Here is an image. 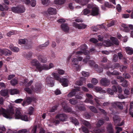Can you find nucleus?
<instances>
[{"label": "nucleus", "instance_id": "nucleus-1", "mask_svg": "<svg viewBox=\"0 0 133 133\" xmlns=\"http://www.w3.org/2000/svg\"><path fill=\"white\" fill-rule=\"evenodd\" d=\"M52 75L56 80L59 81L61 83L62 86L65 87L68 86L69 81L67 78H61L60 76L58 74L55 73L53 74Z\"/></svg>", "mask_w": 133, "mask_h": 133}, {"label": "nucleus", "instance_id": "nucleus-2", "mask_svg": "<svg viewBox=\"0 0 133 133\" xmlns=\"http://www.w3.org/2000/svg\"><path fill=\"white\" fill-rule=\"evenodd\" d=\"M104 123V121L102 120H100L98 121L96 124V127L93 130L95 133H103L105 131L104 128L101 129L100 127Z\"/></svg>", "mask_w": 133, "mask_h": 133}, {"label": "nucleus", "instance_id": "nucleus-3", "mask_svg": "<svg viewBox=\"0 0 133 133\" xmlns=\"http://www.w3.org/2000/svg\"><path fill=\"white\" fill-rule=\"evenodd\" d=\"M12 11L15 13H21L24 12L25 8L23 5L13 6L11 8Z\"/></svg>", "mask_w": 133, "mask_h": 133}, {"label": "nucleus", "instance_id": "nucleus-4", "mask_svg": "<svg viewBox=\"0 0 133 133\" xmlns=\"http://www.w3.org/2000/svg\"><path fill=\"white\" fill-rule=\"evenodd\" d=\"M31 64L32 65L36 66V68L39 72H41L42 71V65H41L40 63L37 59H32L31 62Z\"/></svg>", "mask_w": 133, "mask_h": 133}, {"label": "nucleus", "instance_id": "nucleus-5", "mask_svg": "<svg viewBox=\"0 0 133 133\" xmlns=\"http://www.w3.org/2000/svg\"><path fill=\"white\" fill-rule=\"evenodd\" d=\"M113 118L114 124L115 125L117 126H121L124 124V122L123 121L121 123H120L121 118L119 116L115 115L114 116Z\"/></svg>", "mask_w": 133, "mask_h": 133}, {"label": "nucleus", "instance_id": "nucleus-6", "mask_svg": "<svg viewBox=\"0 0 133 133\" xmlns=\"http://www.w3.org/2000/svg\"><path fill=\"white\" fill-rule=\"evenodd\" d=\"M56 119H59L61 121H66L67 117L66 115L64 114H57L56 116Z\"/></svg>", "mask_w": 133, "mask_h": 133}, {"label": "nucleus", "instance_id": "nucleus-7", "mask_svg": "<svg viewBox=\"0 0 133 133\" xmlns=\"http://www.w3.org/2000/svg\"><path fill=\"white\" fill-rule=\"evenodd\" d=\"M73 26L76 28L79 29H83L85 28L87 25L83 24H78L75 22H74L72 23Z\"/></svg>", "mask_w": 133, "mask_h": 133}, {"label": "nucleus", "instance_id": "nucleus-8", "mask_svg": "<svg viewBox=\"0 0 133 133\" xmlns=\"http://www.w3.org/2000/svg\"><path fill=\"white\" fill-rule=\"evenodd\" d=\"M46 84L50 85V86L52 87L54 85V79L52 77L48 76L46 78Z\"/></svg>", "mask_w": 133, "mask_h": 133}, {"label": "nucleus", "instance_id": "nucleus-9", "mask_svg": "<svg viewBox=\"0 0 133 133\" xmlns=\"http://www.w3.org/2000/svg\"><path fill=\"white\" fill-rule=\"evenodd\" d=\"M61 105L64 111L66 112H70L71 111V109L68 107L66 104L65 102L62 103Z\"/></svg>", "mask_w": 133, "mask_h": 133}, {"label": "nucleus", "instance_id": "nucleus-10", "mask_svg": "<svg viewBox=\"0 0 133 133\" xmlns=\"http://www.w3.org/2000/svg\"><path fill=\"white\" fill-rule=\"evenodd\" d=\"M117 78L121 82H123L122 84V85L123 87H127L128 85L127 81L124 80V78L121 76H118L117 77Z\"/></svg>", "mask_w": 133, "mask_h": 133}, {"label": "nucleus", "instance_id": "nucleus-11", "mask_svg": "<svg viewBox=\"0 0 133 133\" xmlns=\"http://www.w3.org/2000/svg\"><path fill=\"white\" fill-rule=\"evenodd\" d=\"M0 53L3 55L7 56L10 55L12 54V52L6 49H0Z\"/></svg>", "mask_w": 133, "mask_h": 133}, {"label": "nucleus", "instance_id": "nucleus-12", "mask_svg": "<svg viewBox=\"0 0 133 133\" xmlns=\"http://www.w3.org/2000/svg\"><path fill=\"white\" fill-rule=\"evenodd\" d=\"M111 104L114 107L118 108L121 110L123 108V105L120 102H115L112 103Z\"/></svg>", "mask_w": 133, "mask_h": 133}, {"label": "nucleus", "instance_id": "nucleus-13", "mask_svg": "<svg viewBox=\"0 0 133 133\" xmlns=\"http://www.w3.org/2000/svg\"><path fill=\"white\" fill-rule=\"evenodd\" d=\"M86 95L87 98L84 101H85L86 102L89 103L91 104H93L94 105H95L94 104L92 100L91 99L92 98V96L89 94H87Z\"/></svg>", "mask_w": 133, "mask_h": 133}, {"label": "nucleus", "instance_id": "nucleus-14", "mask_svg": "<svg viewBox=\"0 0 133 133\" xmlns=\"http://www.w3.org/2000/svg\"><path fill=\"white\" fill-rule=\"evenodd\" d=\"M110 83V81L107 78H102L100 81V83L102 85L104 86L108 85Z\"/></svg>", "mask_w": 133, "mask_h": 133}, {"label": "nucleus", "instance_id": "nucleus-15", "mask_svg": "<svg viewBox=\"0 0 133 133\" xmlns=\"http://www.w3.org/2000/svg\"><path fill=\"white\" fill-rule=\"evenodd\" d=\"M54 66L53 64L52 63H50L49 66L46 64H44L42 66V70H48L54 67Z\"/></svg>", "mask_w": 133, "mask_h": 133}, {"label": "nucleus", "instance_id": "nucleus-16", "mask_svg": "<svg viewBox=\"0 0 133 133\" xmlns=\"http://www.w3.org/2000/svg\"><path fill=\"white\" fill-rule=\"evenodd\" d=\"M32 100L31 97H27L26 99L23 101L22 104V105L24 106L28 105L30 104L32 102Z\"/></svg>", "mask_w": 133, "mask_h": 133}, {"label": "nucleus", "instance_id": "nucleus-17", "mask_svg": "<svg viewBox=\"0 0 133 133\" xmlns=\"http://www.w3.org/2000/svg\"><path fill=\"white\" fill-rule=\"evenodd\" d=\"M90 14L91 15L93 16L98 15L99 14V9L98 8L95 7L93 8Z\"/></svg>", "mask_w": 133, "mask_h": 133}, {"label": "nucleus", "instance_id": "nucleus-18", "mask_svg": "<svg viewBox=\"0 0 133 133\" xmlns=\"http://www.w3.org/2000/svg\"><path fill=\"white\" fill-rule=\"evenodd\" d=\"M47 12L49 14L51 15H55L56 14V9L51 7L48 9Z\"/></svg>", "mask_w": 133, "mask_h": 133}, {"label": "nucleus", "instance_id": "nucleus-19", "mask_svg": "<svg viewBox=\"0 0 133 133\" xmlns=\"http://www.w3.org/2000/svg\"><path fill=\"white\" fill-rule=\"evenodd\" d=\"M42 88V85L41 84L37 83L36 84L35 88V90L37 93L41 91Z\"/></svg>", "mask_w": 133, "mask_h": 133}, {"label": "nucleus", "instance_id": "nucleus-20", "mask_svg": "<svg viewBox=\"0 0 133 133\" xmlns=\"http://www.w3.org/2000/svg\"><path fill=\"white\" fill-rule=\"evenodd\" d=\"M61 28L62 30L65 32H67L69 30V28L67 25L66 23L62 24Z\"/></svg>", "mask_w": 133, "mask_h": 133}, {"label": "nucleus", "instance_id": "nucleus-21", "mask_svg": "<svg viewBox=\"0 0 133 133\" xmlns=\"http://www.w3.org/2000/svg\"><path fill=\"white\" fill-rule=\"evenodd\" d=\"M38 59L41 62L45 63L46 62V59L45 58L43 55L40 54L38 56Z\"/></svg>", "mask_w": 133, "mask_h": 133}, {"label": "nucleus", "instance_id": "nucleus-22", "mask_svg": "<svg viewBox=\"0 0 133 133\" xmlns=\"http://www.w3.org/2000/svg\"><path fill=\"white\" fill-rule=\"evenodd\" d=\"M77 91H79V89H74L70 92L68 95V97H71L75 96L76 94V92Z\"/></svg>", "mask_w": 133, "mask_h": 133}, {"label": "nucleus", "instance_id": "nucleus-23", "mask_svg": "<svg viewBox=\"0 0 133 133\" xmlns=\"http://www.w3.org/2000/svg\"><path fill=\"white\" fill-rule=\"evenodd\" d=\"M10 49L13 51L18 52L19 51V49L18 48L14 46L12 44H11L9 46Z\"/></svg>", "mask_w": 133, "mask_h": 133}, {"label": "nucleus", "instance_id": "nucleus-24", "mask_svg": "<svg viewBox=\"0 0 133 133\" xmlns=\"http://www.w3.org/2000/svg\"><path fill=\"white\" fill-rule=\"evenodd\" d=\"M107 133H114V130L113 128L112 125L111 124H109L107 128Z\"/></svg>", "mask_w": 133, "mask_h": 133}, {"label": "nucleus", "instance_id": "nucleus-25", "mask_svg": "<svg viewBox=\"0 0 133 133\" xmlns=\"http://www.w3.org/2000/svg\"><path fill=\"white\" fill-rule=\"evenodd\" d=\"M18 79L15 78L12 79L10 82L11 85L12 86H15L18 83Z\"/></svg>", "mask_w": 133, "mask_h": 133}, {"label": "nucleus", "instance_id": "nucleus-26", "mask_svg": "<svg viewBox=\"0 0 133 133\" xmlns=\"http://www.w3.org/2000/svg\"><path fill=\"white\" fill-rule=\"evenodd\" d=\"M9 92L11 95L17 94L19 92V91L16 89H11L9 90Z\"/></svg>", "mask_w": 133, "mask_h": 133}, {"label": "nucleus", "instance_id": "nucleus-27", "mask_svg": "<svg viewBox=\"0 0 133 133\" xmlns=\"http://www.w3.org/2000/svg\"><path fill=\"white\" fill-rule=\"evenodd\" d=\"M89 53V51L86 50H84V51H77L76 52V55H82L83 54H84L85 55H88Z\"/></svg>", "mask_w": 133, "mask_h": 133}, {"label": "nucleus", "instance_id": "nucleus-28", "mask_svg": "<svg viewBox=\"0 0 133 133\" xmlns=\"http://www.w3.org/2000/svg\"><path fill=\"white\" fill-rule=\"evenodd\" d=\"M126 51L128 54L131 55L133 53V50L129 47L125 48Z\"/></svg>", "mask_w": 133, "mask_h": 133}, {"label": "nucleus", "instance_id": "nucleus-29", "mask_svg": "<svg viewBox=\"0 0 133 133\" xmlns=\"http://www.w3.org/2000/svg\"><path fill=\"white\" fill-rule=\"evenodd\" d=\"M111 40L113 44L116 45H118L119 44V41L116 38L112 37L111 38Z\"/></svg>", "mask_w": 133, "mask_h": 133}, {"label": "nucleus", "instance_id": "nucleus-30", "mask_svg": "<svg viewBox=\"0 0 133 133\" xmlns=\"http://www.w3.org/2000/svg\"><path fill=\"white\" fill-rule=\"evenodd\" d=\"M65 2V0H55V4L59 5L63 4Z\"/></svg>", "mask_w": 133, "mask_h": 133}, {"label": "nucleus", "instance_id": "nucleus-31", "mask_svg": "<svg viewBox=\"0 0 133 133\" xmlns=\"http://www.w3.org/2000/svg\"><path fill=\"white\" fill-rule=\"evenodd\" d=\"M76 108L80 111H84L85 109V108L84 106L82 104L77 105L76 106Z\"/></svg>", "mask_w": 133, "mask_h": 133}, {"label": "nucleus", "instance_id": "nucleus-32", "mask_svg": "<svg viewBox=\"0 0 133 133\" xmlns=\"http://www.w3.org/2000/svg\"><path fill=\"white\" fill-rule=\"evenodd\" d=\"M1 94L2 96L5 97L8 95V91L7 90H3L1 91Z\"/></svg>", "mask_w": 133, "mask_h": 133}, {"label": "nucleus", "instance_id": "nucleus-33", "mask_svg": "<svg viewBox=\"0 0 133 133\" xmlns=\"http://www.w3.org/2000/svg\"><path fill=\"white\" fill-rule=\"evenodd\" d=\"M82 124L88 128L91 127L90 124L88 121L84 120L82 121Z\"/></svg>", "mask_w": 133, "mask_h": 133}, {"label": "nucleus", "instance_id": "nucleus-34", "mask_svg": "<svg viewBox=\"0 0 133 133\" xmlns=\"http://www.w3.org/2000/svg\"><path fill=\"white\" fill-rule=\"evenodd\" d=\"M72 62L73 64L76 65H77L78 67L77 68V70L78 68V66L77 65L78 63V61L77 59L76 58H74L72 59Z\"/></svg>", "mask_w": 133, "mask_h": 133}, {"label": "nucleus", "instance_id": "nucleus-35", "mask_svg": "<svg viewBox=\"0 0 133 133\" xmlns=\"http://www.w3.org/2000/svg\"><path fill=\"white\" fill-rule=\"evenodd\" d=\"M71 122L74 124L75 126L79 125V123L78 121L75 118H72L71 120Z\"/></svg>", "mask_w": 133, "mask_h": 133}, {"label": "nucleus", "instance_id": "nucleus-36", "mask_svg": "<svg viewBox=\"0 0 133 133\" xmlns=\"http://www.w3.org/2000/svg\"><path fill=\"white\" fill-rule=\"evenodd\" d=\"M32 54V52H30L26 54V55H24V57H25L28 59H29L31 57Z\"/></svg>", "mask_w": 133, "mask_h": 133}, {"label": "nucleus", "instance_id": "nucleus-37", "mask_svg": "<svg viewBox=\"0 0 133 133\" xmlns=\"http://www.w3.org/2000/svg\"><path fill=\"white\" fill-rule=\"evenodd\" d=\"M69 102L72 105H75L78 102L77 101L75 98L70 99L69 100Z\"/></svg>", "mask_w": 133, "mask_h": 133}, {"label": "nucleus", "instance_id": "nucleus-38", "mask_svg": "<svg viewBox=\"0 0 133 133\" xmlns=\"http://www.w3.org/2000/svg\"><path fill=\"white\" fill-rule=\"evenodd\" d=\"M27 41V40L26 39H19L18 41V44L21 45L25 44Z\"/></svg>", "mask_w": 133, "mask_h": 133}, {"label": "nucleus", "instance_id": "nucleus-39", "mask_svg": "<svg viewBox=\"0 0 133 133\" xmlns=\"http://www.w3.org/2000/svg\"><path fill=\"white\" fill-rule=\"evenodd\" d=\"M49 44V40H48L46 42H45L44 44L40 45L39 46V48L42 49L43 48V47H46Z\"/></svg>", "mask_w": 133, "mask_h": 133}, {"label": "nucleus", "instance_id": "nucleus-40", "mask_svg": "<svg viewBox=\"0 0 133 133\" xmlns=\"http://www.w3.org/2000/svg\"><path fill=\"white\" fill-rule=\"evenodd\" d=\"M122 26L124 28V31L126 32H127L129 31V28L126 25L123 24L122 25Z\"/></svg>", "mask_w": 133, "mask_h": 133}, {"label": "nucleus", "instance_id": "nucleus-41", "mask_svg": "<svg viewBox=\"0 0 133 133\" xmlns=\"http://www.w3.org/2000/svg\"><path fill=\"white\" fill-rule=\"evenodd\" d=\"M90 109L93 112L97 113L98 112L96 108L94 106H91L89 107Z\"/></svg>", "mask_w": 133, "mask_h": 133}, {"label": "nucleus", "instance_id": "nucleus-42", "mask_svg": "<svg viewBox=\"0 0 133 133\" xmlns=\"http://www.w3.org/2000/svg\"><path fill=\"white\" fill-rule=\"evenodd\" d=\"M83 14L84 15H87L90 13V10L87 8L84 9L83 11Z\"/></svg>", "mask_w": 133, "mask_h": 133}, {"label": "nucleus", "instance_id": "nucleus-43", "mask_svg": "<svg viewBox=\"0 0 133 133\" xmlns=\"http://www.w3.org/2000/svg\"><path fill=\"white\" fill-rule=\"evenodd\" d=\"M82 95L81 94H77L75 95V97L78 100H81L83 99Z\"/></svg>", "mask_w": 133, "mask_h": 133}, {"label": "nucleus", "instance_id": "nucleus-44", "mask_svg": "<svg viewBox=\"0 0 133 133\" xmlns=\"http://www.w3.org/2000/svg\"><path fill=\"white\" fill-rule=\"evenodd\" d=\"M49 3V2L48 0H42V4L44 5L48 6Z\"/></svg>", "mask_w": 133, "mask_h": 133}, {"label": "nucleus", "instance_id": "nucleus-45", "mask_svg": "<svg viewBox=\"0 0 133 133\" xmlns=\"http://www.w3.org/2000/svg\"><path fill=\"white\" fill-rule=\"evenodd\" d=\"M127 68V66L122 65L120 67V70L121 72H125Z\"/></svg>", "mask_w": 133, "mask_h": 133}, {"label": "nucleus", "instance_id": "nucleus-46", "mask_svg": "<svg viewBox=\"0 0 133 133\" xmlns=\"http://www.w3.org/2000/svg\"><path fill=\"white\" fill-rule=\"evenodd\" d=\"M24 90L29 94H32V91L29 88L26 87L24 88Z\"/></svg>", "mask_w": 133, "mask_h": 133}, {"label": "nucleus", "instance_id": "nucleus-47", "mask_svg": "<svg viewBox=\"0 0 133 133\" xmlns=\"http://www.w3.org/2000/svg\"><path fill=\"white\" fill-rule=\"evenodd\" d=\"M89 0H81V4L83 6L86 5L88 2Z\"/></svg>", "mask_w": 133, "mask_h": 133}, {"label": "nucleus", "instance_id": "nucleus-48", "mask_svg": "<svg viewBox=\"0 0 133 133\" xmlns=\"http://www.w3.org/2000/svg\"><path fill=\"white\" fill-rule=\"evenodd\" d=\"M116 23L115 21L112 20L110 23H109L108 24L107 26L108 27H110L111 26L114 25Z\"/></svg>", "mask_w": 133, "mask_h": 133}, {"label": "nucleus", "instance_id": "nucleus-49", "mask_svg": "<svg viewBox=\"0 0 133 133\" xmlns=\"http://www.w3.org/2000/svg\"><path fill=\"white\" fill-rule=\"evenodd\" d=\"M123 75L125 79H129L130 77V76L128 73H124L123 74Z\"/></svg>", "mask_w": 133, "mask_h": 133}, {"label": "nucleus", "instance_id": "nucleus-50", "mask_svg": "<svg viewBox=\"0 0 133 133\" xmlns=\"http://www.w3.org/2000/svg\"><path fill=\"white\" fill-rule=\"evenodd\" d=\"M58 106L55 105L50 110V112H55L57 109Z\"/></svg>", "mask_w": 133, "mask_h": 133}, {"label": "nucleus", "instance_id": "nucleus-51", "mask_svg": "<svg viewBox=\"0 0 133 133\" xmlns=\"http://www.w3.org/2000/svg\"><path fill=\"white\" fill-rule=\"evenodd\" d=\"M87 47L86 44L82 45L81 46V51H84L85 50H86Z\"/></svg>", "mask_w": 133, "mask_h": 133}, {"label": "nucleus", "instance_id": "nucleus-52", "mask_svg": "<svg viewBox=\"0 0 133 133\" xmlns=\"http://www.w3.org/2000/svg\"><path fill=\"white\" fill-rule=\"evenodd\" d=\"M90 59V56H87L85 57L84 59H83V61L85 63H87Z\"/></svg>", "mask_w": 133, "mask_h": 133}, {"label": "nucleus", "instance_id": "nucleus-53", "mask_svg": "<svg viewBox=\"0 0 133 133\" xmlns=\"http://www.w3.org/2000/svg\"><path fill=\"white\" fill-rule=\"evenodd\" d=\"M90 41L96 44L98 42V41L97 39L94 38H92L90 39Z\"/></svg>", "mask_w": 133, "mask_h": 133}, {"label": "nucleus", "instance_id": "nucleus-54", "mask_svg": "<svg viewBox=\"0 0 133 133\" xmlns=\"http://www.w3.org/2000/svg\"><path fill=\"white\" fill-rule=\"evenodd\" d=\"M82 74L84 77H88L89 76V73L88 72L82 71Z\"/></svg>", "mask_w": 133, "mask_h": 133}, {"label": "nucleus", "instance_id": "nucleus-55", "mask_svg": "<svg viewBox=\"0 0 133 133\" xmlns=\"http://www.w3.org/2000/svg\"><path fill=\"white\" fill-rule=\"evenodd\" d=\"M36 1L35 0H31L30 1V4L32 6L34 7L36 5Z\"/></svg>", "mask_w": 133, "mask_h": 133}, {"label": "nucleus", "instance_id": "nucleus-56", "mask_svg": "<svg viewBox=\"0 0 133 133\" xmlns=\"http://www.w3.org/2000/svg\"><path fill=\"white\" fill-rule=\"evenodd\" d=\"M101 65L103 66L104 69L106 70H108L111 68L109 65H105L102 64Z\"/></svg>", "mask_w": 133, "mask_h": 133}, {"label": "nucleus", "instance_id": "nucleus-57", "mask_svg": "<svg viewBox=\"0 0 133 133\" xmlns=\"http://www.w3.org/2000/svg\"><path fill=\"white\" fill-rule=\"evenodd\" d=\"M98 82V80L95 78H93L91 80L92 83L94 85H96Z\"/></svg>", "mask_w": 133, "mask_h": 133}, {"label": "nucleus", "instance_id": "nucleus-58", "mask_svg": "<svg viewBox=\"0 0 133 133\" xmlns=\"http://www.w3.org/2000/svg\"><path fill=\"white\" fill-rule=\"evenodd\" d=\"M83 84V81L81 80H77L76 82V84L78 85H82Z\"/></svg>", "mask_w": 133, "mask_h": 133}, {"label": "nucleus", "instance_id": "nucleus-59", "mask_svg": "<svg viewBox=\"0 0 133 133\" xmlns=\"http://www.w3.org/2000/svg\"><path fill=\"white\" fill-rule=\"evenodd\" d=\"M107 92L111 95H112L114 94V92L110 88H108L107 90Z\"/></svg>", "mask_w": 133, "mask_h": 133}, {"label": "nucleus", "instance_id": "nucleus-60", "mask_svg": "<svg viewBox=\"0 0 133 133\" xmlns=\"http://www.w3.org/2000/svg\"><path fill=\"white\" fill-rule=\"evenodd\" d=\"M82 129L83 131L85 133H88V129L84 126L82 127Z\"/></svg>", "mask_w": 133, "mask_h": 133}, {"label": "nucleus", "instance_id": "nucleus-61", "mask_svg": "<svg viewBox=\"0 0 133 133\" xmlns=\"http://www.w3.org/2000/svg\"><path fill=\"white\" fill-rule=\"evenodd\" d=\"M120 66L119 64L118 63L114 64L112 66V67L114 69H117Z\"/></svg>", "mask_w": 133, "mask_h": 133}, {"label": "nucleus", "instance_id": "nucleus-62", "mask_svg": "<svg viewBox=\"0 0 133 133\" xmlns=\"http://www.w3.org/2000/svg\"><path fill=\"white\" fill-rule=\"evenodd\" d=\"M58 74L61 75L65 73V71L62 69H59L58 70Z\"/></svg>", "mask_w": 133, "mask_h": 133}, {"label": "nucleus", "instance_id": "nucleus-63", "mask_svg": "<svg viewBox=\"0 0 133 133\" xmlns=\"http://www.w3.org/2000/svg\"><path fill=\"white\" fill-rule=\"evenodd\" d=\"M96 69V70L99 72H102L103 71V68L101 67H98Z\"/></svg>", "mask_w": 133, "mask_h": 133}, {"label": "nucleus", "instance_id": "nucleus-64", "mask_svg": "<svg viewBox=\"0 0 133 133\" xmlns=\"http://www.w3.org/2000/svg\"><path fill=\"white\" fill-rule=\"evenodd\" d=\"M34 110V108L32 107H30L29 108V114L30 115H32L33 113Z\"/></svg>", "mask_w": 133, "mask_h": 133}]
</instances>
